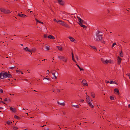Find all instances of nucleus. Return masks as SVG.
Segmentation results:
<instances>
[{
    "label": "nucleus",
    "instance_id": "2f4dec72",
    "mask_svg": "<svg viewBox=\"0 0 130 130\" xmlns=\"http://www.w3.org/2000/svg\"><path fill=\"white\" fill-rule=\"evenodd\" d=\"M31 52H34L36 51V49L35 48H32L31 50H30Z\"/></svg>",
    "mask_w": 130,
    "mask_h": 130
},
{
    "label": "nucleus",
    "instance_id": "0e129e2a",
    "mask_svg": "<svg viewBox=\"0 0 130 130\" xmlns=\"http://www.w3.org/2000/svg\"><path fill=\"white\" fill-rule=\"evenodd\" d=\"M84 22V21L83 20H82V21H81V23H83Z\"/></svg>",
    "mask_w": 130,
    "mask_h": 130
},
{
    "label": "nucleus",
    "instance_id": "4be33fe9",
    "mask_svg": "<svg viewBox=\"0 0 130 130\" xmlns=\"http://www.w3.org/2000/svg\"><path fill=\"white\" fill-rule=\"evenodd\" d=\"M35 20L36 21V22L37 23H38V22H39L40 23H41V24H43V22H41L40 21H39V20H37V19H35Z\"/></svg>",
    "mask_w": 130,
    "mask_h": 130
},
{
    "label": "nucleus",
    "instance_id": "ddd939ff",
    "mask_svg": "<svg viewBox=\"0 0 130 130\" xmlns=\"http://www.w3.org/2000/svg\"><path fill=\"white\" fill-rule=\"evenodd\" d=\"M69 39L72 42H73L75 40V39L72 37L69 36L68 37Z\"/></svg>",
    "mask_w": 130,
    "mask_h": 130
},
{
    "label": "nucleus",
    "instance_id": "b1692460",
    "mask_svg": "<svg viewBox=\"0 0 130 130\" xmlns=\"http://www.w3.org/2000/svg\"><path fill=\"white\" fill-rule=\"evenodd\" d=\"M58 104H59L61 105L64 106L65 105V104L64 103H60L58 101Z\"/></svg>",
    "mask_w": 130,
    "mask_h": 130
},
{
    "label": "nucleus",
    "instance_id": "f03ea898",
    "mask_svg": "<svg viewBox=\"0 0 130 130\" xmlns=\"http://www.w3.org/2000/svg\"><path fill=\"white\" fill-rule=\"evenodd\" d=\"M3 76L2 78L4 79L8 77V78H10L12 76V75L10 74H8L7 72L4 71H3Z\"/></svg>",
    "mask_w": 130,
    "mask_h": 130
},
{
    "label": "nucleus",
    "instance_id": "f3484780",
    "mask_svg": "<svg viewBox=\"0 0 130 130\" xmlns=\"http://www.w3.org/2000/svg\"><path fill=\"white\" fill-rule=\"evenodd\" d=\"M71 106L72 107H75L76 108H79V106L78 105H72Z\"/></svg>",
    "mask_w": 130,
    "mask_h": 130
},
{
    "label": "nucleus",
    "instance_id": "8fccbe9b",
    "mask_svg": "<svg viewBox=\"0 0 130 130\" xmlns=\"http://www.w3.org/2000/svg\"><path fill=\"white\" fill-rule=\"evenodd\" d=\"M71 54H72V58H74V55H73V52H72V53Z\"/></svg>",
    "mask_w": 130,
    "mask_h": 130
},
{
    "label": "nucleus",
    "instance_id": "5fc2aeb1",
    "mask_svg": "<svg viewBox=\"0 0 130 130\" xmlns=\"http://www.w3.org/2000/svg\"><path fill=\"white\" fill-rule=\"evenodd\" d=\"M102 43L104 44H105V42L104 41V40L102 41Z\"/></svg>",
    "mask_w": 130,
    "mask_h": 130
},
{
    "label": "nucleus",
    "instance_id": "4c0bfd02",
    "mask_svg": "<svg viewBox=\"0 0 130 130\" xmlns=\"http://www.w3.org/2000/svg\"><path fill=\"white\" fill-rule=\"evenodd\" d=\"M90 107H91L92 108H93L94 107V106L92 105V104L89 106Z\"/></svg>",
    "mask_w": 130,
    "mask_h": 130
},
{
    "label": "nucleus",
    "instance_id": "393cba45",
    "mask_svg": "<svg viewBox=\"0 0 130 130\" xmlns=\"http://www.w3.org/2000/svg\"><path fill=\"white\" fill-rule=\"evenodd\" d=\"M56 72V71L55 70L53 71L52 72H51V73H52V75H53V76L55 75V74Z\"/></svg>",
    "mask_w": 130,
    "mask_h": 130
},
{
    "label": "nucleus",
    "instance_id": "c03bdc74",
    "mask_svg": "<svg viewBox=\"0 0 130 130\" xmlns=\"http://www.w3.org/2000/svg\"><path fill=\"white\" fill-rule=\"evenodd\" d=\"M44 38H47V35H46L44 34Z\"/></svg>",
    "mask_w": 130,
    "mask_h": 130
},
{
    "label": "nucleus",
    "instance_id": "a211bd4d",
    "mask_svg": "<svg viewBox=\"0 0 130 130\" xmlns=\"http://www.w3.org/2000/svg\"><path fill=\"white\" fill-rule=\"evenodd\" d=\"M3 71L1 72V73H0V79H3V78H2V76H3Z\"/></svg>",
    "mask_w": 130,
    "mask_h": 130
},
{
    "label": "nucleus",
    "instance_id": "dca6fc26",
    "mask_svg": "<svg viewBox=\"0 0 130 130\" xmlns=\"http://www.w3.org/2000/svg\"><path fill=\"white\" fill-rule=\"evenodd\" d=\"M114 91L115 92H117L119 94V91L118 89V88H115L114 90Z\"/></svg>",
    "mask_w": 130,
    "mask_h": 130
},
{
    "label": "nucleus",
    "instance_id": "ea45409f",
    "mask_svg": "<svg viewBox=\"0 0 130 130\" xmlns=\"http://www.w3.org/2000/svg\"><path fill=\"white\" fill-rule=\"evenodd\" d=\"M116 45V43H113V44L112 45V47H113L115 45Z\"/></svg>",
    "mask_w": 130,
    "mask_h": 130
},
{
    "label": "nucleus",
    "instance_id": "f257e3e1",
    "mask_svg": "<svg viewBox=\"0 0 130 130\" xmlns=\"http://www.w3.org/2000/svg\"><path fill=\"white\" fill-rule=\"evenodd\" d=\"M100 32H101L99 31H98L96 33V37L95 38V40L96 41H101L102 39V35L99 34V33Z\"/></svg>",
    "mask_w": 130,
    "mask_h": 130
},
{
    "label": "nucleus",
    "instance_id": "49530a36",
    "mask_svg": "<svg viewBox=\"0 0 130 130\" xmlns=\"http://www.w3.org/2000/svg\"><path fill=\"white\" fill-rule=\"evenodd\" d=\"M92 47L94 49H96V48L95 46H92Z\"/></svg>",
    "mask_w": 130,
    "mask_h": 130
},
{
    "label": "nucleus",
    "instance_id": "a19ab883",
    "mask_svg": "<svg viewBox=\"0 0 130 130\" xmlns=\"http://www.w3.org/2000/svg\"><path fill=\"white\" fill-rule=\"evenodd\" d=\"M27 11L28 12H30V13L32 12V11H30L29 9H28L27 10Z\"/></svg>",
    "mask_w": 130,
    "mask_h": 130
},
{
    "label": "nucleus",
    "instance_id": "2eb2a0df",
    "mask_svg": "<svg viewBox=\"0 0 130 130\" xmlns=\"http://www.w3.org/2000/svg\"><path fill=\"white\" fill-rule=\"evenodd\" d=\"M110 84H114L117 85H118V84L117 82L115 81H113V80H111L110 82Z\"/></svg>",
    "mask_w": 130,
    "mask_h": 130
},
{
    "label": "nucleus",
    "instance_id": "72a5a7b5",
    "mask_svg": "<svg viewBox=\"0 0 130 130\" xmlns=\"http://www.w3.org/2000/svg\"><path fill=\"white\" fill-rule=\"evenodd\" d=\"M110 99L112 100H113L114 99V97L112 96H110Z\"/></svg>",
    "mask_w": 130,
    "mask_h": 130
},
{
    "label": "nucleus",
    "instance_id": "f8f14e48",
    "mask_svg": "<svg viewBox=\"0 0 130 130\" xmlns=\"http://www.w3.org/2000/svg\"><path fill=\"white\" fill-rule=\"evenodd\" d=\"M48 38H50L51 39H55V37L51 35H49L48 36Z\"/></svg>",
    "mask_w": 130,
    "mask_h": 130
},
{
    "label": "nucleus",
    "instance_id": "a878e982",
    "mask_svg": "<svg viewBox=\"0 0 130 130\" xmlns=\"http://www.w3.org/2000/svg\"><path fill=\"white\" fill-rule=\"evenodd\" d=\"M18 16L21 17L23 18V16H24V14H21L20 13H19L18 14Z\"/></svg>",
    "mask_w": 130,
    "mask_h": 130
},
{
    "label": "nucleus",
    "instance_id": "9d476101",
    "mask_svg": "<svg viewBox=\"0 0 130 130\" xmlns=\"http://www.w3.org/2000/svg\"><path fill=\"white\" fill-rule=\"evenodd\" d=\"M23 50L26 52H31L29 48H28L27 47H26L25 48H23Z\"/></svg>",
    "mask_w": 130,
    "mask_h": 130
},
{
    "label": "nucleus",
    "instance_id": "de8ad7c7",
    "mask_svg": "<svg viewBox=\"0 0 130 130\" xmlns=\"http://www.w3.org/2000/svg\"><path fill=\"white\" fill-rule=\"evenodd\" d=\"M21 72L20 71H19V70H16V72L17 73H18L19 72Z\"/></svg>",
    "mask_w": 130,
    "mask_h": 130
},
{
    "label": "nucleus",
    "instance_id": "4d7b16f0",
    "mask_svg": "<svg viewBox=\"0 0 130 130\" xmlns=\"http://www.w3.org/2000/svg\"><path fill=\"white\" fill-rule=\"evenodd\" d=\"M80 102H82L83 103L84 101V100H80Z\"/></svg>",
    "mask_w": 130,
    "mask_h": 130
},
{
    "label": "nucleus",
    "instance_id": "6e6552de",
    "mask_svg": "<svg viewBox=\"0 0 130 130\" xmlns=\"http://www.w3.org/2000/svg\"><path fill=\"white\" fill-rule=\"evenodd\" d=\"M118 59H117V64L118 65H119L121 63V61L122 60V59L121 58H120L119 56H118Z\"/></svg>",
    "mask_w": 130,
    "mask_h": 130
},
{
    "label": "nucleus",
    "instance_id": "052dcab7",
    "mask_svg": "<svg viewBox=\"0 0 130 130\" xmlns=\"http://www.w3.org/2000/svg\"><path fill=\"white\" fill-rule=\"evenodd\" d=\"M7 101V98H5L4 100V101L5 102H6V101Z\"/></svg>",
    "mask_w": 130,
    "mask_h": 130
},
{
    "label": "nucleus",
    "instance_id": "37998d69",
    "mask_svg": "<svg viewBox=\"0 0 130 130\" xmlns=\"http://www.w3.org/2000/svg\"><path fill=\"white\" fill-rule=\"evenodd\" d=\"M46 74H48L50 73V72L49 70H47L46 72Z\"/></svg>",
    "mask_w": 130,
    "mask_h": 130
},
{
    "label": "nucleus",
    "instance_id": "774afa93",
    "mask_svg": "<svg viewBox=\"0 0 130 130\" xmlns=\"http://www.w3.org/2000/svg\"><path fill=\"white\" fill-rule=\"evenodd\" d=\"M128 107L130 108V104H129L128 105Z\"/></svg>",
    "mask_w": 130,
    "mask_h": 130
},
{
    "label": "nucleus",
    "instance_id": "a18cd8bd",
    "mask_svg": "<svg viewBox=\"0 0 130 130\" xmlns=\"http://www.w3.org/2000/svg\"><path fill=\"white\" fill-rule=\"evenodd\" d=\"M80 71H84V70L83 69L81 68L80 67L79 68Z\"/></svg>",
    "mask_w": 130,
    "mask_h": 130
},
{
    "label": "nucleus",
    "instance_id": "6ab92c4d",
    "mask_svg": "<svg viewBox=\"0 0 130 130\" xmlns=\"http://www.w3.org/2000/svg\"><path fill=\"white\" fill-rule=\"evenodd\" d=\"M14 118H15L16 119L18 120H19L20 119V118L18 116L15 115L14 116Z\"/></svg>",
    "mask_w": 130,
    "mask_h": 130
},
{
    "label": "nucleus",
    "instance_id": "bf43d9fd",
    "mask_svg": "<svg viewBox=\"0 0 130 130\" xmlns=\"http://www.w3.org/2000/svg\"><path fill=\"white\" fill-rule=\"evenodd\" d=\"M76 65L77 66L78 68H80V66H79V65L77 64H76Z\"/></svg>",
    "mask_w": 130,
    "mask_h": 130
},
{
    "label": "nucleus",
    "instance_id": "39448f33",
    "mask_svg": "<svg viewBox=\"0 0 130 130\" xmlns=\"http://www.w3.org/2000/svg\"><path fill=\"white\" fill-rule=\"evenodd\" d=\"M44 82L46 84L50 83L51 81V79L46 77H44L43 79Z\"/></svg>",
    "mask_w": 130,
    "mask_h": 130
},
{
    "label": "nucleus",
    "instance_id": "aec40b11",
    "mask_svg": "<svg viewBox=\"0 0 130 130\" xmlns=\"http://www.w3.org/2000/svg\"><path fill=\"white\" fill-rule=\"evenodd\" d=\"M120 53L119 54V56L121 57H123V53L122 51H121Z\"/></svg>",
    "mask_w": 130,
    "mask_h": 130
},
{
    "label": "nucleus",
    "instance_id": "bb28decb",
    "mask_svg": "<svg viewBox=\"0 0 130 130\" xmlns=\"http://www.w3.org/2000/svg\"><path fill=\"white\" fill-rule=\"evenodd\" d=\"M102 62L105 64H106L108 63V60H106L105 61H103L102 60Z\"/></svg>",
    "mask_w": 130,
    "mask_h": 130
},
{
    "label": "nucleus",
    "instance_id": "13d9d810",
    "mask_svg": "<svg viewBox=\"0 0 130 130\" xmlns=\"http://www.w3.org/2000/svg\"><path fill=\"white\" fill-rule=\"evenodd\" d=\"M44 130H49V128H47V129H46L45 128H44Z\"/></svg>",
    "mask_w": 130,
    "mask_h": 130
},
{
    "label": "nucleus",
    "instance_id": "864d4df0",
    "mask_svg": "<svg viewBox=\"0 0 130 130\" xmlns=\"http://www.w3.org/2000/svg\"><path fill=\"white\" fill-rule=\"evenodd\" d=\"M88 102V104L89 105V106H90V105H91L92 104L90 102Z\"/></svg>",
    "mask_w": 130,
    "mask_h": 130
},
{
    "label": "nucleus",
    "instance_id": "79ce46f5",
    "mask_svg": "<svg viewBox=\"0 0 130 130\" xmlns=\"http://www.w3.org/2000/svg\"><path fill=\"white\" fill-rule=\"evenodd\" d=\"M57 91L58 92H60V89H57Z\"/></svg>",
    "mask_w": 130,
    "mask_h": 130
},
{
    "label": "nucleus",
    "instance_id": "58836bf2",
    "mask_svg": "<svg viewBox=\"0 0 130 130\" xmlns=\"http://www.w3.org/2000/svg\"><path fill=\"white\" fill-rule=\"evenodd\" d=\"M0 92L2 93L3 92V90L2 89H0Z\"/></svg>",
    "mask_w": 130,
    "mask_h": 130
},
{
    "label": "nucleus",
    "instance_id": "7c9ffc66",
    "mask_svg": "<svg viewBox=\"0 0 130 130\" xmlns=\"http://www.w3.org/2000/svg\"><path fill=\"white\" fill-rule=\"evenodd\" d=\"M45 48L46 49V50L47 51H48L50 50L49 46H45Z\"/></svg>",
    "mask_w": 130,
    "mask_h": 130
},
{
    "label": "nucleus",
    "instance_id": "680f3d73",
    "mask_svg": "<svg viewBox=\"0 0 130 130\" xmlns=\"http://www.w3.org/2000/svg\"><path fill=\"white\" fill-rule=\"evenodd\" d=\"M0 102V103H4V104H5V103L3 101H1Z\"/></svg>",
    "mask_w": 130,
    "mask_h": 130
},
{
    "label": "nucleus",
    "instance_id": "338daca9",
    "mask_svg": "<svg viewBox=\"0 0 130 130\" xmlns=\"http://www.w3.org/2000/svg\"><path fill=\"white\" fill-rule=\"evenodd\" d=\"M101 60L102 61V60H103V61H105L102 58L101 59Z\"/></svg>",
    "mask_w": 130,
    "mask_h": 130
},
{
    "label": "nucleus",
    "instance_id": "412c9836",
    "mask_svg": "<svg viewBox=\"0 0 130 130\" xmlns=\"http://www.w3.org/2000/svg\"><path fill=\"white\" fill-rule=\"evenodd\" d=\"M12 123V122L8 120L6 122V123L8 125H9L11 124Z\"/></svg>",
    "mask_w": 130,
    "mask_h": 130
},
{
    "label": "nucleus",
    "instance_id": "5701e85b",
    "mask_svg": "<svg viewBox=\"0 0 130 130\" xmlns=\"http://www.w3.org/2000/svg\"><path fill=\"white\" fill-rule=\"evenodd\" d=\"M91 96L93 98H94L95 97V94L93 92H91Z\"/></svg>",
    "mask_w": 130,
    "mask_h": 130
},
{
    "label": "nucleus",
    "instance_id": "0eeeda50",
    "mask_svg": "<svg viewBox=\"0 0 130 130\" xmlns=\"http://www.w3.org/2000/svg\"><path fill=\"white\" fill-rule=\"evenodd\" d=\"M81 83L84 86H88V84L86 83V80L84 79H83V80Z\"/></svg>",
    "mask_w": 130,
    "mask_h": 130
},
{
    "label": "nucleus",
    "instance_id": "473e14b6",
    "mask_svg": "<svg viewBox=\"0 0 130 130\" xmlns=\"http://www.w3.org/2000/svg\"><path fill=\"white\" fill-rule=\"evenodd\" d=\"M15 68L16 66H13L12 67H10L9 68L10 69H13L14 68Z\"/></svg>",
    "mask_w": 130,
    "mask_h": 130
},
{
    "label": "nucleus",
    "instance_id": "c756f323",
    "mask_svg": "<svg viewBox=\"0 0 130 130\" xmlns=\"http://www.w3.org/2000/svg\"><path fill=\"white\" fill-rule=\"evenodd\" d=\"M13 129L14 130H18L17 129H18V127H17L15 126H13Z\"/></svg>",
    "mask_w": 130,
    "mask_h": 130
},
{
    "label": "nucleus",
    "instance_id": "e2e57ef3",
    "mask_svg": "<svg viewBox=\"0 0 130 130\" xmlns=\"http://www.w3.org/2000/svg\"><path fill=\"white\" fill-rule=\"evenodd\" d=\"M27 17V16L26 15H24V16H23V18H25Z\"/></svg>",
    "mask_w": 130,
    "mask_h": 130
},
{
    "label": "nucleus",
    "instance_id": "1a4fd4ad",
    "mask_svg": "<svg viewBox=\"0 0 130 130\" xmlns=\"http://www.w3.org/2000/svg\"><path fill=\"white\" fill-rule=\"evenodd\" d=\"M10 110H11L12 112H16L15 109L14 108H13L11 107H9Z\"/></svg>",
    "mask_w": 130,
    "mask_h": 130
},
{
    "label": "nucleus",
    "instance_id": "09e8293b",
    "mask_svg": "<svg viewBox=\"0 0 130 130\" xmlns=\"http://www.w3.org/2000/svg\"><path fill=\"white\" fill-rule=\"evenodd\" d=\"M71 54H72V58H74V55H73V52H72V53Z\"/></svg>",
    "mask_w": 130,
    "mask_h": 130
},
{
    "label": "nucleus",
    "instance_id": "c85d7f7f",
    "mask_svg": "<svg viewBox=\"0 0 130 130\" xmlns=\"http://www.w3.org/2000/svg\"><path fill=\"white\" fill-rule=\"evenodd\" d=\"M113 63V61L110 59L108 60V63Z\"/></svg>",
    "mask_w": 130,
    "mask_h": 130
},
{
    "label": "nucleus",
    "instance_id": "4468645a",
    "mask_svg": "<svg viewBox=\"0 0 130 130\" xmlns=\"http://www.w3.org/2000/svg\"><path fill=\"white\" fill-rule=\"evenodd\" d=\"M90 98L89 96L87 95L86 96V100L87 102H89L90 100Z\"/></svg>",
    "mask_w": 130,
    "mask_h": 130
},
{
    "label": "nucleus",
    "instance_id": "603ef678",
    "mask_svg": "<svg viewBox=\"0 0 130 130\" xmlns=\"http://www.w3.org/2000/svg\"><path fill=\"white\" fill-rule=\"evenodd\" d=\"M61 21L60 20H59L57 22V23H59V24H61V23H60V22H61Z\"/></svg>",
    "mask_w": 130,
    "mask_h": 130
},
{
    "label": "nucleus",
    "instance_id": "c9c22d12",
    "mask_svg": "<svg viewBox=\"0 0 130 130\" xmlns=\"http://www.w3.org/2000/svg\"><path fill=\"white\" fill-rule=\"evenodd\" d=\"M72 60L75 63H77V62L76 61L74 58H72Z\"/></svg>",
    "mask_w": 130,
    "mask_h": 130
},
{
    "label": "nucleus",
    "instance_id": "423d86ee",
    "mask_svg": "<svg viewBox=\"0 0 130 130\" xmlns=\"http://www.w3.org/2000/svg\"><path fill=\"white\" fill-rule=\"evenodd\" d=\"M81 21H82V20L80 18H79L78 21L79 22V24L80 25V26L84 28H86V26L83 25L82 23L81 22Z\"/></svg>",
    "mask_w": 130,
    "mask_h": 130
},
{
    "label": "nucleus",
    "instance_id": "f704fd0d",
    "mask_svg": "<svg viewBox=\"0 0 130 130\" xmlns=\"http://www.w3.org/2000/svg\"><path fill=\"white\" fill-rule=\"evenodd\" d=\"M8 56L10 57H11L12 56V53H10L8 54Z\"/></svg>",
    "mask_w": 130,
    "mask_h": 130
},
{
    "label": "nucleus",
    "instance_id": "69168bd1",
    "mask_svg": "<svg viewBox=\"0 0 130 130\" xmlns=\"http://www.w3.org/2000/svg\"><path fill=\"white\" fill-rule=\"evenodd\" d=\"M75 58H76V59L77 60H78V57H77V56H76V57Z\"/></svg>",
    "mask_w": 130,
    "mask_h": 130
},
{
    "label": "nucleus",
    "instance_id": "cd10ccee",
    "mask_svg": "<svg viewBox=\"0 0 130 130\" xmlns=\"http://www.w3.org/2000/svg\"><path fill=\"white\" fill-rule=\"evenodd\" d=\"M61 24H62V25L64 26H68V25L66 23H61Z\"/></svg>",
    "mask_w": 130,
    "mask_h": 130
},
{
    "label": "nucleus",
    "instance_id": "9b49d317",
    "mask_svg": "<svg viewBox=\"0 0 130 130\" xmlns=\"http://www.w3.org/2000/svg\"><path fill=\"white\" fill-rule=\"evenodd\" d=\"M57 48L60 51H62L63 50V49L62 48V47L61 46H56Z\"/></svg>",
    "mask_w": 130,
    "mask_h": 130
},
{
    "label": "nucleus",
    "instance_id": "7ed1b4c3",
    "mask_svg": "<svg viewBox=\"0 0 130 130\" xmlns=\"http://www.w3.org/2000/svg\"><path fill=\"white\" fill-rule=\"evenodd\" d=\"M1 11L5 13H9L10 12L9 10L5 9L3 8H1L0 9Z\"/></svg>",
    "mask_w": 130,
    "mask_h": 130
},
{
    "label": "nucleus",
    "instance_id": "e433bc0d",
    "mask_svg": "<svg viewBox=\"0 0 130 130\" xmlns=\"http://www.w3.org/2000/svg\"><path fill=\"white\" fill-rule=\"evenodd\" d=\"M126 75H128L129 76V78L130 79V74L129 73H127L126 74Z\"/></svg>",
    "mask_w": 130,
    "mask_h": 130
},
{
    "label": "nucleus",
    "instance_id": "3c124183",
    "mask_svg": "<svg viewBox=\"0 0 130 130\" xmlns=\"http://www.w3.org/2000/svg\"><path fill=\"white\" fill-rule=\"evenodd\" d=\"M105 83H110V82H109V81H107L106 80H105Z\"/></svg>",
    "mask_w": 130,
    "mask_h": 130
},
{
    "label": "nucleus",
    "instance_id": "6e6d98bb",
    "mask_svg": "<svg viewBox=\"0 0 130 130\" xmlns=\"http://www.w3.org/2000/svg\"><path fill=\"white\" fill-rule=\"evenodd\" d=\"M53 77L55 79H57V77L55 75V76H54Z\"/></svg>",
    "mask_w": 130,
    "mask_h": 130
},
{
    "label": "nucleus",
    "instance_id": "20e7f679",
    "mask_svg": "<svg viewBox=\"0 0 130 130\" xmlns=\"http://www.w3.org/2000/svg\"><path fill=\"white\" fill-rule=\"evenodd\" d=\"M58 58L61 60L62 61L66 62L67 61V59L65 57L63 56H58Z\"/></svg>",
    "mask_w": 130,
    "mask_h": 130
}]
</instances>
